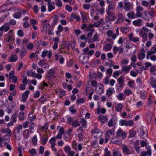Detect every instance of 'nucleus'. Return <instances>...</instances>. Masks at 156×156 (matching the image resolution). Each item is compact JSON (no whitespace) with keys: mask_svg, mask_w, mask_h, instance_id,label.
Wrapping results in <instances>:
<instances>
[{"mask_svg":"<svg viewBox=\"0 0 156 156\" xmlns=\"http://www.w3.org/2000/svg\"><path fill=\"white\" fill-rule=\"evenodd\" d=\"M127 134L126 132L123 131L121 128L119 129L116 132V135L119 137L121 136L122 138L123 139H124L126 138Z\"/></svg>","mask_w":156,"mask_h":156,"instance_id":"obj_4","label":"nucleus"},{"mask_svg":"<svg viewBox=\"0 0 156 156\" xmlns=\"http://www.w3.org/2000/svg\"><path fill=\"white\" fill-rule=\"evenodd\" d=\"M17 116V114L16 113H14L11 116V119L12 121L14 122L16 121V118Z\"/></svg>","mask_w":156,"mask_h":156,"instance_id":"obj_36","label":"nucleus"},{"mask_svg":"<svg viewBox=\"0 0 156 156\" xmlns=\"http://www.w3.org/2000/svg\"><path fill=\"white\" fill-rule=\"evenodd\" d=\"M115 7V3L112 1H111L110 2V4L108 5V10L109 11L111 9H114Z\"/></svg>","mask_w":156,"mask_h":156,"instance_id":"obj_21","label":"nucleus"},{"mask_svg":"<svg viewBox=\"0 0 156 156\" xmlns=\"http://www.w3.org/2000/svg\"><path fill=\"white\" fill-rule=\"evenodd\" d=\"M124 9L126 11H129L132 9V6L129 1L127 0H124Z\"/></svg>","mask_w":156,"mask_h":156,"instance_id":"obj_6","label":"nucleus"},{"mask_svg":"<svg viewBox=\"0 0 156 156\" xmlns=\"http://www.w3.org/2000/svg\"><path fill=\"white\" fill-rule=\"evenodd\" d=\"M98 119L101 121V122L102 124H105L107 121L108 118L106 116L100 115L98 117Z\"/></svg>","mask_w":156,"mask_h":156,"instance_id":"obj_11","label":"nucleus"},{"mask_svg":"<svg viewBox=\"0 0 156 156\" xmlns=\"http://www.w3.org/2000/svg\"><path fill=\"white\" fill-rule=\"evenodd\" d=\"M47 96L45 94L42 95L38 99L39 102L41 103H44L46 100Z\"/></svg>","mask_w":156,"mask_h":156,"instance_id":"obj_19","label":"nucleus"},{"mask_svg":"<svg viewBox=\"0 0 156 156\" xmlns=\"http://www.w3.org/2000/svg\"><path fill=\"white\" fill-rule=\"evenodd\" d=\"M29 152L33 156L36 154V150L34 149H32L30 150Z\"/></svg>","mask_w":156,"mask_h":156,"instance_id":"obj_63","label":"nucleus"},{"mask_svg":"<svg viewBox=\"0 0 156 156\" xmlns=\"http://www.w3.org/2000/svg\"><path fill=\"white\" fill-rule=\"evenodd\" d=\"M18 59V57L16 55H12L10 56L9 61L10 62H15Z\"/></svg>","mask_w":156,"mask_h":156,"instance_id":"obj_22","label":"nucleus"},{"mask_svg":"<svg viewBox=\"0 0 156 156\" xmlns=\"http://www.w3.org/2000/svg\"><path fill=\"white\" fill-rule=\"evenodd\" d=\"M129 62L128 59H123L120 62L121 65H126L128 64Z\"/></svg>","mask_w":156,"mask_h":156,"instance_id":"obj_57","label":"nucleus"},{"mask_svg":"<svg viewBox=\"0 0 156 156\" xmlns=\"http://www.w3.org/2000/svg\"><path fill=\"white\" fill-rule=\"evenodd\" d=\"M77 135L79 137L78 140L79 141H83V134L80 133L78 134Z\"/></svg>","mask_w":156,"mask_h":156,"instance_id":"obj_48","label":"nucleus"},{"mask_svg":"<svg viewBox=\"0 0 156 156\" xmlns=\"http://www.w3.org/2000/svg\"><path fill=\"white\" fill-rule=\"evenodd\" d=\"M106 13L108 16H106V18L108 21H113L115 20L117 18V16L114 13L110 12L109 11H107Z\"/></svg>","mask_w":156,"mask_h":156,"instance_id":"obj_2","label":"nucleus"},{"mask_svg":"<svg viewBox=\"0 0 156 156\" xmlns=\"http://www.w3.org/2000/svg\"><path fill=\"white\" fill-rule=\"evenodd\" d=\"M92 133L94 134V136L96 138H99L102 135L101 131L98 129H94L92 130Z\"/></svg>","mask_w":156,"mask_h":156,"instance_id":"obj_7","label":"nucleus"},{"mask_svg":"<svg viewBox=\"0 0 156 156\" xmlns=\"http://www.w3.org/2000/svg\"><path fill=\"white\" fill-rule=\"evenodd\" d=\"M145 54L140 53L138 55V58L140 60H141L145 57Z\"/></svg>","mask_w":156,"mask_h":156,"instance_id":"obj_51","label":"nucleus"},{"mask_svg":"<svg viewBox=\"0 0 156 156\" xmlns=\"http://www.w3.org/2000/svg\"><path fill=\"white\" fill-rule=\"evenodd\" d=\"M122 151L124 154L128 155L132 153L133 150L128 147L126 145L122 146Z\"/></svg>","mask_w":156,"mask_h":156,"instance_id":"obj_5","label":"nucleus"},{"mask_svg":"<svg viewBox=\"0 0 156 156\" xmlns=\"http://www.w3.org/2000/svg\"><path fill=\"white\" fill-rule=\"evenodd\" d=\"M85 101V99L84 98H79L76 101V103L81 104L84 103Z\"/></svg>","mask_w":156,"mask_h":156,"instance_id":"obj_45","label":"nucleus"},{"mask_svg":"<svg viewBox=\"0 0 156 156\" xmlns=\"http://www.w3.org/2000/svg\"><path fill=\"white\" fill-rule=\"evenodd\" d=\"M150 84L151 87L154 88H156V79L153 77L151 78Z\"/></svg>","mask_w":156,"mask_h":156,"instance_id":"obj_17","label":"nucleus"},{"mask_svg":"<svg viewBox=\"0 0 156 156\" xmlns=\"http://www.w3.org/2000/svg\"><path fill=\"white\" fill-rule=\"evenodd\" d=\"M24 112H21L19 115V119L20 120H23L24 119Z\"/></svg>","mask_w":156,"mask_h":156,"instance_id":"obj_35","label":"nucleus"},{"mask_svg":"<svg viewBox=\"0 0 156 156\" xmlns=\"http://www.w3.org/2000/svg\"><path fill=\"white\" fill-rule=\"evenodd\" d=\"M85 30L87 31L94 32V29L93 28V25L90 24L88 27H86Z\"/></svg>","mask_w":156,"mask_h":156,"instance_id":"obj_26","label":"nucleus"},{"mask_svg":"<svg viewBox=\"0 0 156 156\" xmlns=\"http://www.w3.org/2000/svg\"><path fill=\"white\" fill-rule=\"evenodd\" d=\"M120 30L121 32L124 33H127L129 32V30L128 28L124 27H122L120 28Z\"/></svg>","mask_w":156,"mask_h":156,"instance_id":"obj_41","label":"nucleus"},{"mask_svg":"<svg viewBox=\"0 0 156 156\" xmlns=\"http://www.w3.org/2000/svg\"><path fill=\"white\" fill-rule=\"evenodd\" d=\"M98 35L97 33H96L94 35L93 37L91 39V41L92 42H96L99 41L98 39Z\"/></svg>","mask_w":156,"mask_h":156,"instance_id":"obj_33","label":"nucleus"},{"mask_svg":"<svg viewBox=\"0 0 156 156\" xmlns=\"http://www.w3.org/2000/svg\"><path fill=\"white\" fill-rule=\"evenodd\" d=\"M73 107H72L69 108V110L72 114H74L77 112V110L75 109H73Z\"/></svg>","mask_w":156,"mask_h":156,"instance_id":"obj_60","label":"nucleus"},{"mask_svg":"<svg viewBox=\"0 0 156 156\" xmlns=\"http://www.w3.org/2000/svg\"><path fill=\"white\" fill-rule=\"evenodd\" d=\"M121 66L122 67V70L123 71L126 72L127 73H128L131 68V67H130V66L129 65L126 66H123L121 65Z\"/></svg>","mask_w":156,"mask_h":156,"instance_id":"obj_23","label":"nucleus"},{"mask_svg":"<svg viewBox=\"0 0 156 156\" xmlns=\"http://www.w3.org/2000/svg\"><path fill=\"white\" fill-rule=\"evenodd\" d=\"M32 141L33 144L34 145H36L37 144V139L36 135L34 136L32 138Z\"/></svg>","mask_w":156,"mask_h":156,"instance_id":"obj_40","label":"nucleus"},{"mask_svg":"<svg viewBox=\"0 0 156 156\" xmlns=\"http://www.w3.org/2000/svg\"><path fill=\"white\" fill-rule=\"evenodd\" d=\"M101 87H97L95 89V91L97 94H101L104 91L103 86L102 85H101Z\"/></svg>","mask_w":156,"mask_h":156,"instance_id":"obj_12","label":"nucleus"},{"mask_svg":"<svg viewBox=\"0 0 156 156\" xmlns=\"http://www.w3.org/2000/svg\"><path fill=\"white\" fill-rule=\"evenodd\" d=\"M123 104L121 103L118 104L115 107V111L118 112H120L123 108Z\"/></svg>","mask_w":156,"mask_h":156,"instance_id":"obj_15","label":"nucleus"},{"mask_svg":"<svg viewBox=\"0 0 156 156\" xmlns=\"http://www.w3.org/2000/svg\"><path fill=\"white\" fill-rule=\"evenodd\" d=\"M34 124L33 122L32 121H30V124L29 126V129H30V132L31 133L33 132V131L34 130Z\"/></svg>","mask_w":156,"mask_h":156,"instance_id":"obj_27","label":"nucleus"},{"mask_svg":"<svg viewBox=\"0 0 156 156\" xmlns=\"http://www.w3.org/2000/svg\"><path fill=\"white\" fill-rule=\"evenodd\" d=\"M50 27L49 23H46L43 26V30H45L46 31H47Z\"/></svg>","mask_w":156,"mask_h":156,"instance_id":"obj_46","label":"nucleus"},{"mask_svg":"<svg viewBox=\"0 0 156 156\" xmlns=\"http://www.w3.org/2000/svg\"><path fill=\"white\" fill-rule=\"evenodd\" d=\"M136 134V132L133 130V129H131L129 131V138H131L133 137Z\"/></svg>","mask_w":156,"mask_h":156,"instance_id":"obj_34","label":"nucleus"},{"mask_svg":"<svg viewBox=\"0 0 156 156\" xmlns=\"http://www.w3.org/2000/svg\"><path fill=\"white\" fill-rule=\"evenodd\" d=\"M81 19L83 22H86L87 21V19L85 16L84 12H82L81 13Z\"/></svg>","mask_w":156,"mask_h":156,"instance_id":"obj_43","label":"nucleus"},{"mask_svg":"<svg viewBox=\"0 0 156 156\" xmlns=\"http://www.w3.org/2000/svg\"><path fill=\"white\" fill-rule=\"evenodd\" d=\"M22 13L20 12H16L13 15L14 18L16 19H19L21 18Z\"/></svg>","mask_w":156,"mask_h":156,"instance_id":"obj_31","label":"nucleus"},{"mask_svg":"<svg viewBox=\"0 0 156 156\" xmlns=\"http://www.w3.org/2000/svg\"><path fill=\"white\" fill-rule=\"evenodd\" d=\"M139 35L142 37H143V39L142 40V41L143 42H144L146 41L148 38V37L147 35H144V32L141 30L139 33Z\"/></svg>","mask_w":156,"mask_h":156,"instance_id":"obj_18","label":"nucleus"},{"mask_svg":"<svg viewBox=\"0 0 156 156\" xmlns=\"http://www.w3.org/2000/svg\"><path fill=\"white\" fill-rule=\"evenodd\" d=\"M58 21V18L56 16H55L54 18L53 22L51 24V26L52 28L54 27L55 25L57 24Z\"/></svg>","mask_w":156,"mask_h":156,"instance_id":"obj_39","label":"nucleus"},{"mask_svg":"<svg viewBox=\"0 0 156 156\" xmlns=\"http://www.w3.org/2000/svg\"><path fill=\"white\" fill-rule=\"evenodd\" d=\"M59 92V94L60 97H62L65 94V91L63 90H60Z\"/></svg>","mask_w":156,"mask_h":156,"instance_id":"obj_55","label":"nucleus"},{"mask_svg":"<svg viewBox=\"0 0 156 156\" xmlns=\"http://www.w3.org/2000/svg\"><path fill=\"white\" fill-rule=\"evenodd\" d=\"M123 7V3L122 2H119L118 4L117 9L119 10H122Z\"/></svg>","mask_w":156,"mask_h":156,"instance_id":"obj_42","label":"nucleus"},{"mask_svg":"<svg viewBox=\"0 0 156 156\" xmlns=\"http://www.w3.org/2000/svg\"><path fill=\"white\" fill-rule=\"evenodd\" d=\"M124 79L122 77H120L117 79V82L119 85L116 86V90L119 92L120 91L123 87L124 84Z\"/></svg>","mask_w":156,"mask_h":156,"instance_id":"obj_1","label":"nucleus"},{"mask_svg":"<svg viewBox=\"0 0 156 156\" xmlns=\"http://www.w3.org/2000/svg\"><path fill=\"white\" fill-rule=\"evenodd\" d=\"M90 5L89 4H84L83 5V7L86 10H88L90 8Z\"/></svg>","mask_w":156,"mask_h":156,"instance_id":"obj_62","label":"nucleus"},{"mask_svg":"<svg viewBox=\"0 0 156 156\" xmlns=\"http://www.w3.org/2000/svg\"><path fill=\"white\" fill-rule=\"evenodd\" d=\"M48 138V136H43L41 138V140L42 141V144L45 145L47 142Z\"/></svg>","mask_w":156,"mask_h":156,"instance_id":"obj_44","label":"nucleus"},{"mask_svg":"<svg viewBox=\"0 0 156 156\" xmlns=\"http://www.w3.org/2000/svg\"><path fill=\"white\" fill-rule=\"evenodd\" d=\"M48 11L50 12L52 10H53L55 8V6L52 5L50 2H48Z\"/></svg>","mask_w":156,"mask_h":156,"instance_id":"obj_30","label":"nucleus"},{"mask_svg":"<svg viewBox=\"0 0 156 156\" xmlns=\"http://www.w3.org/2000/svg\"><path fill=\"white\" fill-rule=\"evenodd\" d=\"M124 20V16L123 15L120 13L118 14V17L116 23H119L122 22Z\"/></svg>","mask_w":156,"mask_h":156,"instance_id":"obj_16","label":"nucleus"},{"mask_svg":"<svg viewBox=\"0 0 156 156\" xmlns=\"http://www.w3.org/2000/svg\"><path fill=\"white\" fill-rule=\"evenodd\" d=\"M126 120H120L119 121V124L122 126H123L126 125Z\"/></svg>","mask_w":156,"mask_h":156,"instance_id":"obj_50","label":"nucleus"},{"mask_svg":"<svg viewBox=\"0 0 156 156\" xmlns=\"http://www.w3.org/2000/svg\"><path fill=\"white\" fill-rule=\"evenodd\" d=\"M140 96L142 99H144L146 98L147 96L146 95L145 91L142 90L140 92Z\"/></svg>","mask_w":156,"mask_h":156,"instance_id":"obj_32","label":"nucleus"},{"mask_svg":"<svg viewBox=\"0 0 156 156\" xmlns=\"http://www.w3.org/2000/svg\"><path fill=\"white\" fill-rule=\"evenodd\" d=\"M113 156H122L121 153L118 151H114L113 154Z\"/></svg>","mask_w":156,"mask_h":156,"instance_id":"obj_49","label":"nucleus"},{"mask_svg":"<svg viewBox=\"0 0 156 156\" xmlns=\"http://www.w3.org/2000/svg\"><path fill=\"white\" fill-rule=\"evenodd\" d=\"M29 93V90H26L22 95V100L23 102H25L28 98Z\"/></svg>","mask_w":156,"mask_h":156,"instance_id":"obj_13","label":"nucleus"},{"mask_svg":"<svg viewBox=\"0 0 156 156\" xmlns=\"http://www.w3.org/2000/svg\"><path fill=\"white\" fill-rule=\"evenodd\" d=\"M23 136L25 139H27L29 136V131L28 129L25 130L23 133Z\"/></svg>","mask_w":156,"mask_h":156,"instance_id":"obj_38","label":"nucleus"},{"mask_svg":"<svg viewBox=\"0 0 156 156\" xmlns=\"http://www.w3.org/2000/svg\"><path fill=\"white\" fill-rule=\"evenodd\" d=\"M115 92V91L114 88L112 87H110L106 90V94L107 96L109 97L112 95Z\"/></svg>","mask_w":156,"mask_h":156,"instance_id":"obj_9","label":"nucleus"},{"mask_svg":"<svg viewBox=\"0 0 156 156\" xmlns=\"http://www.w3.org/2000/svg\"><path fill=\"white\" fill-rule=\"evenodd\" d=\"M57 71L56 68H53L50 69L48 72L49 76L50 77H52L55 74V73Z\"/></svg>","mask_w":156,"mask_h":156,"instance_id":"obj_10","label":"nucleus"},{"mask_svg":"<svg viewBox=\"0 0 156 156\" xmlns=\"http://www.w3.org/2000/svg\"><path fill=\"white\" fill-rule=\"evenodd\" d=\"M140 135L142 138L146 139V138L147 137L148 132L146 127L142 126L140 129Z\"/></svg>","mask_w":156,"mask_h":156,"instance_id":"obj_3","label":"nucleus"},{"mask_svg":"<svg viewBox=\"0 0 156 156\" xmlns=\"http://www.w3.org/2000/svg\"><path fill=\"white\" fill-rule=\"evenodd\" d=\"M152 154L151 150L148 148L147 151H142L141 153L140 156H151Z\"/></svg>","mask_w":156,"mask_h":156,"instance_id":"obj_8","label":"nucleus"},{"mask_svg":"<svg viewBox=\"0 0 156 156\" xmlns=\"http://www.w3.org/2000/svg\"><path fill=\"white\" fill-rule=\"evenodd\" d=\"M105 153L104 154V156H111L110 152L108 150L107 148H105Z\"/></svg>","mask_w":156,"mask_h":156,"instance_id":"obj_53","label":"nucleus"},{"mask_svg":"<svg viewBox=\"0 0 156 156\" xmlns=\"http://www.w3.org/2000/svg\"><path fill=\"white\" fill-rule=\"evenodd\" d=\"M77 143L75 141H73L72 143V147L75 150H77Z\"/></svg>","mask_w":156,"mask_h":156,"instance_id":"obj_59","label":"nucleus"},{"mask_svg":"<svg viewBox=\"0 0 156 156\" xmlns=\"http://www.w3.org/2000/svg\"><path fill=\"white\" fill-rule=\"evenodd\" d=\"M106 35L109 37H111L112 39H115L116 38V35L114 34L113 31L112 30H109L106 32Z\"/></svg>","mask_w":156,"mask_h":156,"instance_id":"obj_14","label":"nucleus"},{"mask_svg":"<svg viewBox=\"0 0 156 156\" xmlns=\"http://www.w3.org/2000/svg\"><path fill=\"white\" fill-rule=\"evenodd\" d=\"M142 4L143 6H147L149 5V3L148 2L146 1L143 0L142 2Z\"/></svg>","mask_w":156,"mask_h":156,"instance_id":"obj_64","label":"nucleus"},{"mask_svg":"<svg viewBox=\"0 0 156 156\" xmlns=\"http://www.w3.org/2000/svg\"><path fill=\"white\" fill-rule=\"evenodd\" d=\"M142 20L140 19L135 20L133 22V23L135 26H139L141 25Z\"/></svg>","mask_w":156,"mask_h":156,"instance_id":"obj_24","label":"nucleus"},{"mask_svg":"<svg viewBox=\"0 0 156 156\" xmlns=\"http://www.w3.org/2000/svg\"><path fill=\"white\" fill-rule=\"evenodd\" d=\"M132 93V91L129 89L125 90L124 92V94L127 96L130 95Z\"/></svg>","mask_w":156,"mask_h":156,"instance_id":"obj_61","label":"nucleus"},{"mask_svg":"<svg viewBox=\"0 0 156 156\" xmlns=\"http://www.w3.org/2000/svg\"><path fill=\"white\" fill-rule=\"evenodd\" d=\"M112 47V45L109 44H105L104 46V50L105 51H109L111 49Z\"/></svg>","mask_w":156,"mask_h":156,"instance_id":"obj_28","label":"nucleus"},{"mask_svg":"<svg viewBox=\"0 0 156 156\" xmlns=\"http://www.w3.org/2000/svg\"><path fill=\"white\" fill-rule=\"evenodd\" d=\"M117 98L119 100H123L125 99V96L123 93H120L117 96Z\"/></svg>","mask_w":156,"mask_h":156,"instance_id":"obj_25","label":"nucleus"},{"mask_svg":"<svg viewBox=\"0 0 156 156\" xmlns=\"http://www.w3.org/2000/svg\"><path fill=\"white\" fill-rule=\"evenodd\" d=\"M80 125V122L77 120H76L73 121L72 124V126L76 128L79 126Z\"/></svg>","mask_w":156,"mask_h":156,"instance_id":"obj_29","label":"nucleus"},{"mask_svg":"<svg viewBox=\"0 0 156 156\" xmlns=\"http://www.w3.org/2000/svg\"><path fill=\"white\" fill-rule=\"evenodd\" d=\"M148 52L151 55L155 54L156 52V48L154 47H152L150 49V51Z\"/></svg>","mask_w":156,"mask_h":156,"instance_id":"obj_47","label":"nucleus"},{"mask_svg":"<svg viewBox=\"0 0 156 156\" xmlns=\"http://www.w3.org/2000/svg\"><path fill=\"white\" fill-rule=\"evenodd\" d=\"M115 128H113L112 130H108L106 132V133H109L111 135H113L114 134Z\"/></svg>","mask_w":156,"mask_h":156,"instance_id":"obj_54","label":"nucleus"},{"mask_svg":"<svg viewBox=\"0 0 156 156\" xmlns=\"http://www.w3.org/2000/svg\"><path fill=\"white\" fill-rule=\"evenodd\" d=\"M56 140L55 138L54 137L51 138L49 140V142L51 144H54L56 145V144L55 143Z\"/></svg>","mask_w":156,"mask_h":156,"instance_id":"obj_56","label":"nucleus"},{"mask_svg":"<svg viewBox=\"0 0 156 156\" xmlns=\"http://www.w3.org/2000/svg\"><path fill=\"white\" fill-rule=\"evenodd\" d=\"M9 29V27L7 26H2L0 28V31L4 30V32L7 31Z\"/></svg>","mask_w":156,"mask_h":156,"instance_id":"obj_37","label":"nucleus"},{"mask_svg":"<svg viewBox=\"0 0 156 156\" xmlns=\"http://www.w3.org/2000/svg\"><path fill=\"white\" fill-rule=\"evenodd\" d=\"M48 53V51L46 49L43 50L42 52L41 57L42 58H44L46 57Z\"/></svg>","mask_w":156,"mask_h":156,"instance_id":"obj_58","label":"nucleus"},{"mask_svg":"<svg viewBox=\"0 0 156 156\" xmlns=\"http://www.w3.org/2000/svg\"><path fill=\"white\" fill-rule=\"evenodd\" d=\"M126 126H132L133 124V120H129L128 121H126Z\"/></svg>","mask_w":156,"mask_h":156,"instance_id":"obj_52","label":"nucleus"},{"mask_svg":"<svg viewBox=\"0 0 156 156\" xmlns=\"http://www.w3.org/2000/svg\"><path fill=\"white\" fill-rule=\"evenodd\" d=\"M128 17L131 19H134L136 18V15L133 12H129L127 14Z\"/></svg>","mask_w":156,"mask_h":156,"instance_id":"obj_20","label":"nucleus"}]
</instances>
